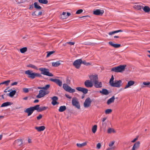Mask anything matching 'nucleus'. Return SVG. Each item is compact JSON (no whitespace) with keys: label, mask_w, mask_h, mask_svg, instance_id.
Here are the masks:
<instances>
[{"label":"nucleus","mask_w":150,"mask_h":150,"mask_svg":"<svg viewBox=\"0 0 150 150\" xmlns=\"http://www.w3.org/2000/svg\"><path fill=\"white\" fill-rule=\"evenodd\" d=\"M126 67V65H120L112 68L111 71L115 72H122L124 71Z\"/></svg>","instance_id":"nucleus-1"},{"label":"nucleus","mask_w":150,"mask_h":150,"mask_svg":"<svg viewBox=\"0 0 150 150\" xmlns=\"http://www.w3.org/2000/svg\"><path fill=\"white\" fill-rule=\"evenodd\" d=\"M39 70L41 71V74H42L49 76H53V75L50 72L49 70L45 68H40Z\"/></svg>","instance_id":"nucleus-2"},{"label":"nucleus","mask_w":150,"mask_h":150,"mask_svg":"<svg viewBox=\"0 0 150 150\" xmlns=\"http://www.w3.org/2000/svg\"><path fill=\"white\" fill-rule=\"evenodd\" d=\"M97 75H94V87L96 88H101L102 87V84L101 82L99 81Z\"/></svg>","instance_id":"nucleus-3"},{"label":"nucleus","mask_w":150,"mask_h":150,"mask_svg":"<svg viewBox=\"0 0 150 150\" xmlns=\"http://www.w3.org/2000/svg\"><path fill=\"white\" fill-rule=\"evenodd\" d=\"M63 88L65 91L70 93H73L75 92V90L74 89L71 88L66 83L63 84Z\"/></svg>","instance_id":"nucleus-4"},{"label":"nucleus","mask_w":150,"mask_h":150,"mask_svg":"<svg viewBox=\"0 0 150 150\" xmlns=\"http://www.w3.org/2000/svg\"><path fill=\"white\" fill-rule=\"evenodd\" d=\"M49 92L47 91H45L43 90H41L39 91L38 94L36 96V97L38 98H40L44 97L45 95L48 94Z\"/></svg>","instance_id":"nucleus-5"},{"label":"nucleus","mask_w":150,"mask_h":150,"mask_svg":"<svg viewBox=\"0 0 150 150\" xmlns=\"http://www.w3.org/2000/svg\"><path fill=\"white\" fill-rule=\"evenodd\" d=\"M72 104L73 106H75L78 109L80 108V106L78 99L76 97L73 98L72 100Z\"/></svg>","instance_id":"nucleus-6"},{"label":"nucleus","mask_w":150,"mask_h":150,"mask_svg":"<svg viewBox=\"0 0 150 150\" xmlns=\"http://www.w3.org/2000/svg\"><path fill=\"white\" fill-rule=\"evenodd\" d=\"M122 81L121 80H115L110 85L114 87L119 88L121 86Z\"/></svg>","instance_id":"nucleus-7"},{"label":"nucleus","mask_w":150,"mask_h":150,"mask_svg":"<svg viewBox=\"0 0 150 150\" xmlns=\"http://www.w3.org/2000/svg\"><path fill=\"white\" fill-rule=\"evenodd\" d=\"M25 74L28 75V77L33 79L35 78V73L33 72L32 71L28 70L25 71Z\"/></svg>","instance_id":"nucleus-8"},{"label":"nucleus","mask_w":150,"mask_h":150,"mask_svg":"<svg viewBox=\"0 0 150 150\" xmlns=\"http://www.w3.org/2000/svg\"><path fill=\"white\" fill-rule=\"evenodd\" d=\"M81 62L82 60L81 59H78L74 62L73 64L76 68L79 69L81 66Z\"/></svg>","instance_id":"nucleus-9"},{"label":"nucleus","mask_w":150,"mask_h":150,"mask_svg":"<svg viewBox=\"0 0 150 150\" xmlns=\"http://www.w3.org/2000/svg\"><path fill=\"white\" fill-rule=\"evenodd\" d=\"M91 101L89 98H87L85 100L83 106L84 108H87L91 106Z\"/></svg>","instance_id":"nucleus-10"},{"label":"nucleus","mask_w":150,"mask_h":150,"mask_svg":"<svg viewBox=\"0 0 150 150\" xmlns=\"http://www.w3.org/2000/svg\"><path fill=\"white\" fill-rule=\"evenodd\" d=\"M84 83L85 86L87 88H91L93 86V82L89 80H86Z\"/></svg>","instance_id":"nucleus-11"},{"label":"nucleus","mask_w":150,"mask_h":150,"mask_svg":"<svg viewBox=\"0 0 150 150\" xmlns=\"http://www.w3.org/2000/svg\"><path fill=\"white\" fill-rule=\"evenodd\" d=\"M76 89L79 91L82 92L84 94H86L88 93V90L87 88L81 87H77L76 88Z\"/></svg>","instance_id":"nucleus-12"},{"label":"nucleus","mask_w":150,"mask_h":150,"mask_svg":"<svg viewBox=\"0 0 150 150\" xmlns=\"http://www.w3.org/2000/svg\"><path fill=\"white\" fill-rule=\"evenodd\" d=\"M50 80L54 82L59 86H61L62 85V81L59 79H51Z\"/></svg>","instance_id":"nucleus-13"},{"label":"nucleus","mask_w":150,"mask_h":150,"mask_svg":"<svg viewBox=\"0 0 150 150\" xmlns=\"http://www.w3.org/2000/svg\"><path fill=\"white\" fill-rule=\"evenodd\" d=\"M104 12V11L99 9H97L94 11V15L101 16Z\"/></svg>","instance_id":"nucleus-14"},{"label":"nucleus","mask_w":150,"mask_h":150,"mask_svg":"<svg viewBox=\"0 0 150 150\" xmlns=\"http://www.w3.org/2000/svg\"><path fill=\"white\" fill-rule=\"evenodd\" d=\"M33 109L32 107L28 108L24 110V112L28 113V116H29L33 113Z\"/></svg>","instance_id":"nucleus-15"},{"label":"nucleus","mask_w":150,"mask_h":150,"mask_svg":"<svg viewBox=\"0 0 150 150\" xmlns=\"http://www.w3.org/2000/svg\"><path fill=\"white\" fill-rule=\"evenodd\" d=\"M52 104L53 105H55L57 104H59V103L57 101L58 100V98L56 96H54L52 98Z\"/></svg>","instance_id":"nucleus-16"},{"label":"nucleus","mask_w":150,"mask_h":150,"mask_svg":"<svg viewBox=\"0 0 150 150\" xmlns=\"http://www.w3.org/2000/svg\"><path fill=\"white\" fill-rule=\"evenodd\" d=\"M135 82L134 81L130 80L129 81L127 84L125 86L124 88L125 89H127L128 88H129L131 86L133 85L134 84Z\"/></svg>","instance_id":"nucleus-17"},{"label":"nucleus","mask_w":150,"mask_h":150,"mask_svg":"<svg viewBox=\"0 0 150 150\" xmlns=\"http://www.w3.org/2000/svg\"><path fill=\"white\" fill-rule=\"evenodd\" d=\"M140 144V142L139 141L137 142L134 144L132 148L134 150H137L139 147Z\"/></svg>","instance_id":"nucleus-18"},{"label":"nucleus","mask_w":150,"mask_h":150,"mask_svg":"<svg viewBox=\"0 0 150 150\" xmlns=\"http://www.w3.org/2000/svg\"><path fill=\"white\" fill-rule=\"evenodd\" d=\"M108 43L112 46L116 48H119L121 46V45L120 44H115L111 41L109 42Z\"/></svg>","instance_id":"nucleus-19"},{"label":"nucleus","mask_w":150,"mask_h":150,"mask_svg":"<svg viewBox=\"0 0 150 150\" xmlns=\"http://www.w3.org/2000/svg\"><path fill=\"white\" fill-rule=\"evenodd\" d=\"M108 43L112 46L116 48H119L121 46V45L120 44H115L111 41L109 42Z\"/></svg>","instance_id":"nucleus-20"},{"label":"nucleus","mask_w":150,"mask_h":150,"mask_svg":"<svg viewBox=\"0 0 150 150\" xmlns=\"http://www.w3.org/2000/svg\"><path fill=\"white\" fill-rule=\"evenodd\" d=\"M14 144L18 146H20L22 144V141L21 139H18L14 142Z\"/></svg>","instance_id":"nucleus-21"},{"label":"nucleus","mask_w":150,"mask_h":150,"mask_svg":"<svg viewBox=\"0 0 150 150\" xmlns=\"http://www.w3.org/2000/svg\"><path fill=\"white\" fill-rule=\"evenodd\" d=\"M35 128L38 132H40L43 131L45 129V127L44 126H42L39 127H36Z\"/></svg>","instance_id":"nucleus-22"},{"label":"nucleus","mask_w":150,"mask_h":150,"mask_svg":"<svg viewBox=\"0 0 150 150\" xmlns=\"http://www.w3.org/2000/svg\"><path fill=\"white\" fill-rule=\"evenodd\" d=\"M115 100V96H113L108 100L107 101V104L109 105L110 103L113 102Z\"/></svg>","instance_id":"nucleus-23"},{"label":"nucleus","mask_w":150,"mask_h":150,"mask_svg":"<svg viewBox=\"0 0 150 150\" xmlns=\"http://www.w3.org/2000/svg\"><path fill=\"white\" fill-rule=\"evenodd\" d=\"M100 92L105 95H107L109 93L108 91L105 89H103L102 90L100 91Z\"/></svg>","instance_id":"nucleus-24"},{"label":"nucleus","mask_w":150,"mask_h":150,"mask_svg":"<svg viewBox=\"0 0 150 150\" xmlns=\"http://www.w3.org/2000/svg\"><path fill=\"white\" fill-rule=\"evenodd\" d=\"M10 102H6L2 103L1 105V107H6L11 104Z\"/></svg>","instance_id":"nucleus-25"},{"label":"nucleus","mask_w":150,"mask_h":150,"mask_svg":"<svg viewBox=\"0 0 150 150\" xmlns=\"http://www.w3.org/2000/svg\"><path fill=\"white\" fill-rule=\"evenodd\" d=\"M34 8L36 9H40L42 8L41 7L39 6L38 4V3L37 2L34 3Z\"/></svg>","instance_id":"nucleus-26"},{"label":"nucleus","mask_w":150,"mask_h":150,"mask_svg":"<svg viewBox=\"0 0 150 150\" xmlns=\"http://www.w3.org/2000/svg\"><path fill=\"white\" fill-rule=\"evenodd\" d=\"M143 10L146 13L149 12L150 10V9L149 7L147 6H145L142 8Z\"/></svg>","instance_id":"nucleus-27"},{"label":"nucleus","mask_w":150,"mask_h":150,"mask_svg":"<svg viewBox=\"0 0 150 150\" xmlns=\"http://www.w3.org/2000/svg\"><path fill=\"white\" fill-rule=\"evenodd\" d=\"M66 107L64 106H61L60 107L59 111L60 112H62L66 110Z\"/></svg>","instance_id":"nucleus-28"},{"label":"nucleus","mask_w":150,"mask_h":150,"mask_svg":"<svg viewBox=\"0 0 150 150\" xmlns=\"http://www.w3.org/2000/svg\"><path fill=\"white\" fill-rule=\"evenodd\" d=\"M60 64L59 62L57 61L55 62H53L52 63V66L57 67Z\"/></svg>","instance_id":"nucleus-29"},{"label":"nucleus","mask_w":150,"mask_h":150,"mask_svg":"<svg viewBox=\"0 0 150 150\" xmlns=\"http://www.w3.org/2000/svg\"><path fill=\"white\" fill-rule=\"evenodd\" d=\"M10 82V80H7L1 83H0V85L2 84H4L6 86H8V85L9 83Z\"/></svg>","instance_id":"nucleus-30"},{"label":"nucleus","mask_w":150,"mask_h":150,"mask_svg":"<svg viewBox=\"0 0 150 150\" xmlns=\"http://www.w3.org/2000/svg\"><path fill=\"white\" fill-rule=\"evenodd\" d=\"M150 84V82H143V84L141 85V88H143L145 87L144 85L147 86Z\"/></svg>","instance_id":"nucleus-31"},{"label":"nucleus","mask_w":150,"mask_h":150,"mask_svg":"<svg viewBox=\"0 0 150 150\" xmlns=\"http://www.w3.org/2000/svg\"><path fill=\"white\" fill-rule=\"evenodd\" d=\"M38 1L39 3L43 4H46L48 3L47 0H38Z\"/></svg>","instance_id":"nucleus-32"},{"label":"nucleus","mask_w":150,"mask_h":150,"mask_svg":"<svg viewBox=\"0 0 150 150\" xmlns=\"http://www.w3.org/2000/svg\"><path fill=\"white\" fill-rule=\"evenodd\" d=\"M16 92V90H12L9 93V96L10 97H12L15 95Z\"/></svg>","instance_id":"nucleus-33"},{"label":"nucleus","mask_w":150,"mask_h":150,"mask_svg":"<svg viewBox=\"0 0 150 150\" xmlns=\"http://www.w3.org/2000/svg\"><path fill=\"white\" fill-rule=\"evenodd\" d=\"M107 132L108 133H110L111 132L115 133L116 132V131L115 130L111 128H109L108 129Z\"/></svg>","instance_id":"nucleus-34"},{"label":"nucleus","mask_w":150,"mask_h":150,"mask_svg":"<svg viewBox=\"0 0 150 150\" xmlns=\"http://www.w3.org/2000/svg\"><path fill=\"white\" fill-rule=\"evenodd\" d=\"M86 144V143L85 142H83L81 144L77 143L76 144V145L78 147L80 148L83 146H85Z\"/></svg>","instance_id":"nucleus-35"},{"label":"nucleus","mask_w":150,"mask_h":150,"mask_svg":"<svg viewBox=\"0 0 150 150\" xmlns=\"http://www.w3.org/2000/svg\"><path fill=\"white\" fill-rule=\"evenodd\" d=\"M134 8L137 10H140L143 8V6L139 5H136L134 6Z\"/></svg>","instance_id":"nucleus-36"},{"label":"nucleus","mask_w":150,"mask_h":150,"mask_svg":"<svg viewBox=\"0 0 150 150\" xmlns=\"http://www.w3.org/2000/svg\"><path fill=\"white\" fill-rule=\"evenodd\" d=\"M40 105H37L35 106L34 107H32V108L33 109V111L34 110H37L38 111V110H39L40 107H39Z\"/></svg>","instance_id":"nucleus-37"},{"label":"nucleus","mask_w":150,"mask_h":150,"mask_svg":"<svg viewBox=\"0 0 150 150\" xmlns=\"http://www.w3.org/2000/svg\"><path fill=\"white\" fill-rule=\"evenodd\" d=\"M27 50V48L26 47H24L20 49V52L22 53H24Z\"/></svg>","instance_id":"nucleus-38"},{"label":"nucleus","mask_w":150,"mask_h":150,"mask_svg":"<svg viewBox=\"0 0 150 150\" xmlns=\"http://www.w3.org/2000/svg\"><path fill=\"white\" fill-rule=\"evenodd\" d=\"M112 110V109H108L106 110L105 111V113L106 114H108L110 113Z\"/></svg>","instance_id":"nucleus-39"},{"label":"nucleus","mask_w":150,"mask_h":150,"mask_svg":"<svg viewBox=\"0 0 150 150\" xmlns=\"http://www.w3.org/2000/svg\"><path fill=\"white\" fill-rule=\"evenodd\" d=\"M47 107H45V106H42L40 107V108L38 110V112H41V111L44 110H45L47 108Z\"/></svg>","instance_id":"nucleus-40"},{"label":"nucleus","mask_w":150,"mask_h":150,"mask_svg":"<svg viewBox=\"0 0 150 150\" xmlns=\"http://www.w3.org/2000/svg\"><path fill=\"white\" fill-rule=\"evenodd\" d=\"M27 67L32 68L34 69H36L37 70L38 69V67H37L33 64H30L29 65H28Z\"/></svg>","instance_id":"nucleus-41"},{"label":"nucleus","mask_w":150,"mask_h":150,"mask_svg":"<svg viewBox=\"0 0 150 150\" xmlns=\"http://www.w3.org/2000/svg\"><path fill=\"white\" fill-rule=\"evenodd\" d=\"M47 54L46 56V57H49L51 55L53 54L54 52V51H51L50 52H47Z\"/></svg>","instance_id":"nucleus-42"},{"label":"nucleus","mask_w":150,"mask_h":150,"mask_svg":"<svg viewBox=\"0 0 150 150\" xmlns=\"http://www.w3.org/2000/svg\"><path fill=\"white\" fill-rule=\"evenodd\" d=\"M114 78L113 76V75H112V77L110 79V80L109 81V83L110 85H111L112 83H113V82H114Z\"/></svg>","instance_id":"nucleus-43"},{"label":"nucleus","mask_w":150,"mask_h":150,"mask_svg":"<svg viewBox=\"0 0 150 150\" xmlns=\"http://www.w3.org/2000/svg\"><path fill=\"white\" fill-rule=\"evenodd\" d=\"M50 86V84H47L45 86L43 87V90L45 91L47 90L48 88H49Z\"/></svg>","instance_id":"nucleus-44"},{"label":"nucleus","mask_w":150,"mask_h":150,"mask_svg":"<svg viewBox=\"0 0 150 150\" xmlns=\"http://www.w3.org/2000/svg\"><path fill=\"white\" fill-rule=\"evenodd\" d=\"M89 78L90 79V81H91L92 82H94V75L93 74L89 75Z\"/></svg>","instance_id":"nucleus-45"},{"label":"nucleus","mask_w":150,"mask_h":150,"mask_svg":"<svg viewBox=\"0 0 150 150\" xmlns=\"http://www.w3.org/2000/svg\"><path fill=\"white\" fill-rule=\"evenodd\" d=\"M35 78L36 77H41L42 76L40 74L38 73H35Z\"/></svg>","instance_id":"nucleus-46"},{"label":"nucleus","mask_w":150,"mask_h":150,"mask_svg":"<svg viewBox=\"0 0 150 150\" xmlns=\"http://www.w3.org/2000/svg\"><path fill=\"white\" fill-rule=\"evenodd\" d=\"M71 13L69 12H67V15L64 16V17H63V19L66 18H67L68 16H70L71 15Z\"/></svg>","instance_id":"nucleus-47"},{"label":"nucleus","mask_w":150,"mask_h":150,"mask_svg":"<svg viewBox=\"0 0 150 150\" xmlns=\"http://www.w3.org/2000/svg\"><path fill=\"white\" fill-rule=\"evenodd\" d=\"M83 10L81 9L78 10L76 11V13L77 14H80L81 13L83 12Z\"/></svg>","instance_id":"nucleus-48"},{"label":"nucleus","mask_w":150,"mask_h":150,"mask_svg":"<svg viewBox=\"0 0 150 150\" xmlns=\"http://www.w3.org/2000/svg\"><path fill=\"white\" fill-rule=\"evenodd\" d=\"M114 143L115 141H112L109 143L108 145L110 147H111L113 146Z\"/></svg>","instance_id":"nucleus-49"},{"label":"nucleus","mask_w":150,"mask_h":150,"mask_svg":"<svg viewBox=\"0 0 150 150\" xmlns=\"http://www.w3.org/2000/svg\"><path fill=\"white\" fill-rule=\"evenodd\" d=\"M101 146V145L100 143H99L97 144L96 146V148L98 149H100V148Z\"/></svg>","instance_id":"nucleus-50"},{"label":"nucleus","mask_w":150,"mask_h":150,"mask_svg":"<svg viewBox=\"0 0 150 150\" xmlns=\"http://www.w3.org/2000/svg\"><path fill=\"white\" fill-rule=\"evenodd\" d=\"M23 91L25 93H28L29 91L28 89L26 88H23Z\"/></svg>","instance_id":"nucleus-51"},{"label":"nucleus","mask_w":150,"mask_h":150,"mask_svg":"<svg viewBox=\"0 0 150 150\" xmlns=\"http://www.w3.org/2000/svg\"><path fill=\"white\" fill-rule=\"evenodd\" d=\"M66 43L69 44L70 45H73L75 43L74 42H67Z\"/></svg>","instance_id":"nucleus-52"},{"label":"nucleus","mask_w":150,"mask_h":150,"mask_svg":"<svg viewBox=\"0 0 150 150\" xmlns=\"http://www.w3.org/2000/svg\"><path fill=\"white\" fill-rule=\"evenodd\" d=\"M42 117V116L41 114H40L37 117V120H39Z\"/></svg>","instance_id":"nucleus-53"},{"label":"nucleus","mask_w":150,"mask_h":150,"mask_svg":"<svg viewBox=\"0 0 150 150\" xmlns=\"http://www.w3.org/2000/svg\"><path fill=\"white\" fill-rule=\"evenodd\" d=\"M33 8V4H32L31 5H30V7H29V9L30 10H32Z\"/></svg>","instance_id":"nucleus-54"},{"label":"nucleus","mask_w":150,"mask_h":150,"mask_svg":"<svg viewBox=\"0 0 150 150\" xmlns=\"http://www.w3.org/2000/svg\"><path fill=\"white\" fill-rule=\"evenodd\" d=\"M106 123L105 122H103L102 123V126L104 128H105L106 126Z\"/></svg>","instance_id":"nucleus-55"},{"label":"nucleus","mask_w":150,"mask_h":150,"mask_svg":"<svg viewBox=\"0 0 150 150\" xmlns=\"http://www.w3.org/2000/svg\"><path fill=\"white\" fill-rule=\"evenodd\" d=\"M65 96L67 98H68L69 99H71V96L69 95H68V94H65Z\"/></svg>","instance_id":"nucleus-56"},{"label":"nucleus","mask_w":150,"mask_h":150,"mask_svg":"<svg viewBox=\"0 0 150 150\" xmlns=\"http://www.w3.org/2000/svg\"><path fill=\"white\" fill-rule=\"evenodd\" d=\"M18 83L16 82H14L11 84V86H13L14 85H16Z\"/></svg>","instance_id":"nucleus-57"},{"label":"nucleus","mask_w":150,"mask_h":150,"mask_svg":"<svg viewBox=\"0 0 150 150\" xmlns=\"http://www.w3.org/2000/svg\"><path fill=\"white\" fill-rule=\"evenodd\" d=\"M82 63L85 65H88V63H86L85 61H82L81 62V64Z\"/></svg>","instance_id":"nucleus-58"},{"label":"nucleus","mask_w":150,"mask_h":150,"mask_svg":"<svg viewBox=\"0 0 150 150\" xmlns=\"http://www.w3.org/2000/svg\"><path fill=\"white\" fill-rule=\"evenodd\" d=\"M97 129V125H94V133L96 132Z\"/></svg>","instance_id":"nucleus-59"},{"label":"nucleus","mask_w":150,"mask_h":150,"mask_svg":"<svg viewBox=\"0 0 150 150\" xmlns=\"http://www.w3.org/2000/svg\"><path fill=\"white\" fill-rule=\"evenodd\" d=\"M137 139V138H135L134 139H133V140H132V141H131V142H132L134 143V142H135Z\"/></svg>","instance_id":"nucleus-60"},{"label":"nucleus","mask_w":150,"mask_h":150,"mask_svg":"<svg viewBox=\"0 0 150 150\" xmlns=\"http://www.w3.org/2000/svg\"><path fill=\"white\" fill-rule=\"evenodd\" d=\"M108 34L110 35H111L112 34H114L113 31L110 32Z\"/></svg>","instance_id":"nucleus-61"},{"label":"nucleus","mask_w":150,"mask_h":150,"mask_svg":"<svg viewBox=\"0 0 150 150\" xmlns=\"http://www.w3.org/2000/svg\"><path fill=\"white\" fill-rule=\"evenodd\" d=\"M35 11L33 12L32 13V15L33 16H36L37 15L35 14Z\"/></svg>","instance_id":"nucleus-62"},{"label":"nucleus","mask_w":150,"mask_h":150,"mask_svg":"<svg viewBox=\"0 0 150 150\" xmlns=\"http://www.w3.org/2000/svg\"><path fill=\"white\" fill-rule=\"evenodd\" d=\"M42 14V12L41 11H40L39 12L38 14L37 15V16H40Z\"/></svg>","instance_id":"nucleus-63"},{"label":"nucleus","mask_w":150,"mask_h":150,"mask_svg":"<svg viewBox=\"0 0 150 150\" xmlns=\"http://www.w3.org/2000/svg\"><path fill=\"white\" fill-rule=\"evenodd\" d=\"M39 102V100L38 99H36L34 101V103H37Z\"/></svg>","instance_id":"nucleus-64"}]
</instances>
